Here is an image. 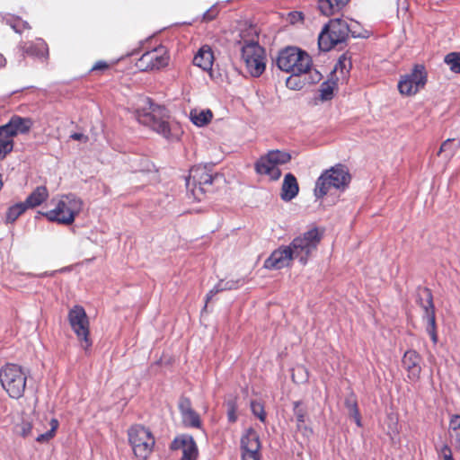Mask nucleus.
<instances>
[{
	"mask_svg": "<svg viewBox=\"0 0 460 460\" xmlns=\"http://www.w3.org/2000/svg\"><path fill=\"white\" fill-rule=\"evenodd\" d=\"M236 40L240 48L241 58L247 72L253 77H259L266 68L265 50L258 42V31L255 27L249 26L242 30Z\"/></svg>",
	"mask_w": 460,
	"mask_h": 460,
	"instance_id": "1",
	"label": "nucleus"
},
{
	"mask_svg": "<svg viewBox=\"0 0 460 460\" xmlns=\"http://www.w3.org/2000/svg\"><path fill=\"white\" fill-rule=\"evenodd\" d=\"M137 119L152 128L164 138L173 140L177 138L175 129L167 121V111L164 108L155 105L151 99L140 97L136 106Z\"/></svg>",
	"mask_w": 460,
	"mask_h": 460,
	"instance_id": "2",
	"label": "nucleus"
},
{
	"mask_svg": "<svg viewBox=\"0 0 460 460\" xmlns=\"http://www.w3.org/2000/svg\"><path fill=\"white\" fill-rule=\"evenodd\" d=\"M277 66L287 73L307 75L309 83H319L323 77L322 74L312 66L309 54L296 47L282 49L279 53Z\"/></svg>",
	"mask_w": 460,
	"mask_h": 460,
	"instance_id": "3",
	"label": "nucleus"
},
{
	"mask_svg": "<svg viewBox=\"0 0 460 460\" xmlns=\"http://www.w3.org/2000/svg\"><path fill=\"white\" fill-rule=\"evenodd\" d=\"M356 22L348 24L346 21L337 18L332 19L326 24L318 37V45L321 50L328 51L338 43H341L348 39L350 33L354 38L360 37L359 33L354 29Z\"/></svg>",
	"mask_w": 460,
	"mask_h": 460,
	"instance_id": "4",
	"label": "nucleus"
},
{
	"mask_svg": "<svg viewBox=\"0 0 460 460\" xmlns=\"http://www.w3.org/2000/svg\"><path fill=\"white\" fill-rule=\"evenodd\" d=\"M54 208L43 213L51 222L70 225L83 208V201L74 194L62 195L53 199Z\"/></svg>",
	"mask_w": 460,
	"mask_h": 460,
	"instance_id": "5",
	"label": "nucleus"
},
{
	"mask_svg": "<svg viewBox=\"0 0 460 460\" xmlns=\"http://www.w3.org/2000/svg\"><path fill=\"white\" fill-rule=\"evenodd\" d=\"M350 179L349 170L342 164L325 170L315 182L314 196L321 199L332 189L342 191L349 186Z\"/></svg>",
	"mask_w": 460,
	"mask_h": 460,
	"instance_id": "6",
	"label": "nucleus"
},
{
	"mask_svg": "<svg viewBox=\"0 0 460 460\" xmlns=\"http://www.w3.org/2000/svg\"><path fill=\"white\" fill-rule=\"evenodd\" d=\"M27 374L21 366L6 364L0 369V383L11 398H21L26 388Z\"/></svg>",
	"mask_w": 460,
	"mask_h": 460,
	"instance_id": "7",
	"label": "nucleus"
},
{
	"mask_svg": "<svg viewBox=\"0 0 460 460\" xmlns=\"http://www.w3.org/2000/svg\"><path fill=\"white\" fill-rule=\"evenodd\" d=\"M321 239L322 234L318 229L312 228L296 237L288 247L292 252L294 260H298L302 265H305L313 252L316 250Z\"/></svg>",
	"mask_w": 460,
	"mask_h": 460,
	"instance_id": "8",
	"label": "nucleus"
},
{
	"mask_svg": "<svg viewBox=\"0 0 460 460\" xmlns=\"http://www.w3.org/2000/svg\"><path fill=\"white\" fill-rule=\"evenodd\" d=\"M128 436L135 456L142 460L146 459L155 446L151 431L141 425H135L128 429Z\"/></svg>",
	"mask_w": 460,
	"mask_h": 460,
	"instance_id": "9",
	"label": "nucleus"
},
{
	"mask_svg": "<svg viewBox=\"0 0 460 460\" xmlns=\"http://www.w3.org/2000/svg\"><path fill=\"white\" fill-rule=\"evenodd\" d=\"M428 81V74L423 65H415L407 74L401 76L398 90L401 94L412 96L424 88Z\"/></svg>",
	"mask_w": 460,
	"mask_h": 460,
	"instance_id": "10",
	"label": "nucleus"
},
{
	"mask_svg": "<svg viewBox=\"0 0 460 460\" xmlns=\"http://www.w3.org/2000/svg\"><path fill=\"white\" fill-rule=\"evenodd\" d=\"M68 320L72 330L81 342V346L87 349L92 346L89 338V320L85 310L80 305H75L68 313Z\"/></svg>",
	"mask_w": 460,
	"mask_h": 460,
	"instance_id": "11",
	"label": "nucleus"
},
{
	"mask_svg": "<svg viewBox=\"0 0 460 460\" xmlns=\"http://www.w3.org/2000/svg\"><path fill=\"white\" fill-rule=\"evenodd\" d=\"M168 64V56L164 47L144 53L137 61L136 66L142 71L160 69Z\"/></svg>",
	"mask_w": 460,
	"mask_h": 460,
	"instance_id": "12",
	"label": "nucleus"
},
{
	"mask_svg": "<svg viewBox=\"0 0 460 460\" xmlns=\"http://www.w3.org/2000/svg\"><path fill=\"white\" fill-rule=\"evenodd\" d=\"M261 442L259 435L252 429H249L241 438L242 460H260Z\"/></svg>",
	"mask_w": 460,
	"mask_h": 460,
	"instance_id": "13",
	"label": "nucleus"
},
{
	"mask_svg": "<svg viewBox=\"0 0 460 460\" xmlns=\"http://www.w3.org/2000/svg\"><path fill=\"white\" fill-rule=\"evenodd\" d=\"M214 177L208 172L206 166H194L190 169V176L186 181V185L189 188L190 185V181H192L195 188L193 189V194L198 196V192L201 194L206 191L205 187L211 185L213 182Z\"/></svg>",
	"mask_w": 460,
	"mask_h": 460,
	"instance_id": "14",
	"label": "nucleus"
},
{
	"mask_svg": "<svg viewBox=\"0 0 460 460\" xmlns=\"http://www.w3.org/2000/svg\"><path fill=\"white\" fill-rule=\"evenodd\" d=\"M172 449L181 450V460H197L199 449L194 438L189 435H181L174 438L172 443Z\"/></svg>",
	"mask_w": 460,
	"mask_h": 460,
	"instance_id": "15",
	"label": "nucleus"
},
{
	"mask_svg": "<svg viewBox=\"0 0 460 460\" xmlns=\"http://www.w3.org/2000/svg\"><path fill=\"white\" fill-rule=\"evenodd\" d=\"M294 260L292 252L288 246H281L272 252L270 256L264 261V267L268 270H280L288 267Z\"/></svg>",
	"mask_w": 460,
	"mask_h": 460,
	"instance_id": "16",
	"label": "nucleus"
},
{
	"mask_svg": "<svg viewBox=\"0 0 460 460\" xmlns=\"http://www.w3.org/2000/svg\"><path fill=\"white\" fill-rule=\"evenodd\" d=\"M421 358L415 350H407L402 359V367L407 372V377L411 382L420 379L421 373Z\"/></svg>",
	"mask_w": 460,
	"mask_h": 460,
	"instance_id": "17",
	"label": "nucleus"
},
{
	"mask_svg": "<svg viewBox=\"0 0 460 460\" xmlns=\"http://www.w3.org/2000/svg\"><path fill=\"white\" fill-rule=\"evenodd\" d=\"M181 421L185 427L197 428L201 427L199 415L193 410L190 399L181 397L178 403Z\"/></svg>",
	"mask_w": 460,
	"mask_h": 460,
	"instance_id": "18",
	"label": "nucleus"
},
{
	"mask_svg": "<svg viewBox=\"0 0 460 460\" xmlns=\"http://www.w3.org/2000/svg\"><path fill=\"white\" fill-rule=\"evenodd\" d=\"M428 297L427 305L424 306V315L423 318L427 322V332L430 336L432 341L437 343L438 335L436 331V317H435V310L434 305L432 302L431 294L429 290L425 291Z\"/></svg>",
	"mask_w": 460,
	"mask_h": 460,
	"instance_id": "19",
	"label": "nucleus"
},
{
	"mask_svg": "<svg viewBox=\"0 0 460 460\" xmlns=\"http://www.w3.org/2000/svg\"><path fill=\"white\" fill-rule=\"evenodd\" d=\"M31 126L32 121L31 119L14 116L7 124L2 127L13 137L15 135L28 132Z\"/></svg>",
	"mask_w": 460,
	"mask_h": 460,
	"instance_id": "20",
	"label": "nucleus"
},
{
	"mask_svg": "<svg viewBox=\"0 0 460 460\" xmlns=\"http://www.w3.org/2000/svg\"><path fill=\"white\" fill-rule=\"evenodd\" d=\"M267 155L261 156L255 164V171L261 175H267L270 180L277 181L281 176L279 166L273 163H266Z\"/></svg>",
	"mask_w": 460,
	"mask_h": 460,
	"instance_id": "21",
	"label": "nucleus"
},
{
	"mask_svg": "<svg viewBox=\"0 0 460 460\" xmlns=\"http://www.w3.org/2000/svg\"><path fill=\"white\" fill-rule=\"evenodd\" d=\"M214 61L212 49L208 46H203L194 56L193 64L204 71H210Z\"/></svg>",
	"mask_w": 460,
	"mask_h": 460,
	"instance_id": "22",
	"label": "nucleus"
},
{
	"mask_svg": "<svg viewBox=\"0 0 460 460\" xmlns=\"http://www.w3.org/2000/svg\"><path fill=\"white\" fill-rule=\"evenodd\" d=\"M298 190L299 187L296 177L291 173L286 174L281 188V199L290 201L297 195Z\"/></svg>",
	"mask_w": 460,
	"mask_h": 460,
	"instance_id": "23",
	"label": "nucleus"
},
{
	"mask_svg": "<svg viewBox=\"0 0 460 460\" xmlns=\"http://www.w3.org/2000/svg\"><path fill=\"white\" fill-rule=\"evenodd\" d=\"M23 53L38 58H47L49 55L48 46L44 40L39 39L22 47Z\"/></svg>",
	"mask_w": 460,
	"mask_h": 460,
	"instance_id": "24",
	"label": "nucleus"
},
{
	"mask_svg": "<svg viewBox=\"0 0 460 460\" xmlns=\"http://www.w3.org/2000/svg\"><path fill=\"white\" fill-rule=\"evenodd\" d=\"M349 0H318V9L322 14L331 16L340 12Z\"/></svg>",
	"mask_w": 460,
	"mask_h": 460,
	"instance_id": "25",
	"label": "nucleus"
},
{
	"mask_svg": "<svg viewBox=\"0 0 460 460\" xmlns=\"http://www.w3.org/2000/svg\"><path fill=\"white\" fill-rule=\"evenodd\" d=\"M49 198V191L45 186L37 187L23 202L27 208H32L42 204Z\"/></svg>",
	"mask_w": 460,
	"mask_h": 460,
	"instance_id": "26",
	"label": "nucleus"
},
{
	"mask_svg": "<svg viewBox=\"0 0 460 460\" xmlns=\"http://www.w3.org/2000/svg\"><path fill=\"white\" fill-rule=\"evenodd\" d=\"M242 285L241 279L220 280L206 296V305L212 297L222 291L236 289Z\"/></svg>",
	"mask_w": 460,
	"mask_h": 460,
	"instance_id": "27",
	"label": "nucleus"
},
{
	"mask_svg": "<svg viewBox=\"0 0 460 460\" xmlns=\"http://www.w3.org/2000/svg\"><path fill=\"white\" fill-rule=\"evenodd\" d=\"M448 433L452 443L460 449V415L455 414L451 417Z\"/></svg>",
	"mask_w": 460,
	"mask_h": 460,
	"instance_id": "28",
	"label": "nucleus"
},
{
	"mask_svg": "<svg viewBox=\"0 0 460 460\" xmlns=\"http://www.w3.org/2000/svg\"><path fill=\"white\" fill-rule=\"evenodd\" d=\"M267 159L265 160L266 163H273L276 165H282L286 164L290 162L291 160V155L288 152L281 151V150H271L269 151L267 154Z\"/></svg>",
	"mask_w": 460,
	"mask_h": 460,
	"instance_id": "29",
	"label": "nucleus"
},
{
	"mask_svg": "<svg viewBox=\"0 0 460 460\" xmlns=\"http://www.w3.org/2000/svg\"><path fill=\"white\" fill-rule=\"evenodd\" d=\"M308 75L305 74H291L286 80V85L290 90H301L308 82Z\"/></svg>",
	"mask_w": 460,
	"mask_h": 460,
	"instance_id": "30",
	"label": "nucleus"
},
{
	"mask_svg": "<svg viewBox=\"0 0 460 460\" xmlns=\"http://www.w3.org/2000/svg\"><path fill=\"white\" fill-rule=\"evenodd\" d=\"M213 114L210 110L190 111V119L198 127L207 125L212 119Z\"/></svg>",
	"mask_w": 460,
	"mask_h": 460,
	"instance_id": "31",
	"label": "nucleus"
},
{
	"mask_svg": "<svg viewBox=\"0 0 460 460\" xmlns=\"http://www.w3.org/2000/svg\"><path fill=\"white\" fill-rule=\"evenodd\" d=\"M13 138L6 130L0 127V156H4L13 149Z\"/></svg>",
	"mask_w": 460,
	"mask_h": 460,
	"instance_id": "32",
	"label": "nucleus"
},
{
	"mask_svg": "<svg viewBox=\"0 0 460 460\" xmlns=\"http://www.w3.org/2000/svg\"><path fill=\"white\" fill-rule=\"evenodd\" d=\"M460 147V140L456 141L452 138H448L446 141H444L438 152V155H440L441 153H447L448 157H452L455 153L458 150Z\"/></svg>",
	"mask_w": 460,
	"mask_h": 460,
	"instance_id": "33",
	"label": "nucleus"
},
{
	"mask_svg": "<svg viewBox=\"0 0 460 460\" xmlns=\"http://www.w3.org/2000/svg\"><path fill=\"white\" fill-rule=\"evenodd\" d=\"M445 63L452 72L456 74L460 73V53L452 52L447 54L445 57Z\"/></svg>",
	"mask_w": 460,
	"mask_h": 460,
	"instance_id": "34",
	"label": "nucleus"
},
{
	"mask_svg": "<svg viewBox=\"0 0 460 460\" xmlns=\"http://www.w3.org/2000/svg\"><path fill=\"white\" fill-rule=\"evenodd\" d=\"M26 209L27 207L23 202L12 206L6 214L7 222H14Z\"/></svg>",
	"mask_w": 460,
	"mask_h": 460,
	"instance_id": "35",
	"label": "nucleus"
},
{
	"mask_svg": "<svg viewBox=\"0 0 460 460\" xmlns=\"http://www.w3.org/2000/svg\"><path fill=\"white\" fill-rule=\"evenodd\" d=\"M335 85L336 83L334 81L328 80L323 82L320 88L321 99L323 101L332 99Z\"/></svg>",
	"mask_w": 460,
	"mask_h": 460,
	"instance_id": "36",
	"label": "nucleus"
},
{
	"mask_svg": "<svg viewBox=\"0 0 460 460\" xmlns=\"http://www.w3.org/2000/svg\"><path fill=\"white\" fill-rule=\"evenodd\" d=\"M50 429H49L47 432L38 434V436L36 437V440L38 442H47L54 437L55 432L58 427V421L56 419H52L50 420Z\"/></svg>",
	"mask_w": 460,
	"mask_h": 460,
	"instance_id": "37",
	"label": "nucleus"
},
{
	"mask_svg": "<svg viewBox=\"0 0 460 460\" xmlns=\"http://www.w3.org/2000/svg\"><path fill=\"white\" fill-rule=\"evenodd\" d=\"M294 415L296 423L305 422L307 418V411L305 407L299 402H294Z\"/></svg>",
	"mask_w": 460,
	"mask_h": 460,
	"instance_id": "38",
	"label": "nucleus"
},
{
	"mask_svg": "<svg viewBox=\"0 0 460 460\" xmlns=\"http://www.w3.org/2000/svg\"><path fill=\"white\" fill-rule=\"evenodd\" d=\"M251 410L254 416H256L261 422L266 420V412L263 405L259 402H251Z\"/></svg>",
	"mask_w": 460,
	"mask_h": 460,
	"instance_id": "39",
	"label": "nucleus"
},
{
	"mask_svg": "<svg viewBox=\"0 0 460 460\" xmlns=\"http://www.w3.org/2000/svg\"><path fill=\"white\" fill-rule=\"evenodd\" d=\"M345 404L349 413L354 417L357 425L360 426L359 413L355 400L352 398H348L345 402Z\"/></svg>",
	"mask_w": 460,
	"mask_h": 460,
	"instance_id": "40",
	"label": "nucleus"
},
{
	"mask_svg": "<svg viewBox=\"0 0 460 460\" xmlns=\"http://www.w3.org/2000/svg\"><path fill=\"white\" fill-rule=\"evenodd\" d=\"M296 430L302 434L305 439H309L313 435V429L305 422L296 423Z\"/></svg>",
	"mask_w": 460,
	"mask_h": 460,
	"instance_id": "41",
	"label": "nucleus"
},
{
	"mask_svg": "<svg viewBox=\"0 0 460 460\" xmlns=\"http://www.w3.org/2000/svg\"><path fill=\"white\" fill-rule=\"evenodd\" d=\"M236 405L234 401L227 402V418L230 422H234L237 420Z\"/></svg>",
	"mask_w": 460,
	"mask_h": 460,
	"instance_id": "42",
	"label": "nucleus"
},
{
	"mask_svg": "<svg viewBox=\"0 0 460 460\" xmlns=\"http://www.w3.org/2000/svg\"><path fill=\"white\" fill-rule=\"evenodd\" d=\"M19 429H20L19 432L22 437H28V436L32 435V426L28 421H22L19 425Z\"/></svg>",
	"mask_w": 460,
	"mask_h": 460,
	"instance_id": "43",
	"label": "nucleus"
},
{
	"mask_svg": "<svg viewBox=\"0 0 460 460\" xmlns=\"http://www.w3.org/2000/svg\"><path fill=\"white\" fill-rule=\"evenodd\" d=\"M217 13L218 9L216 5H214L203 14V20L207 22L211 21L217 17Z\"/></svg>",
	"mask_w": 460,
	"mask_h": 460,
	"instance_id": "44",
	"label": "nucleus"
},
{
	"mask_svg": "<svg viewBox=\"0 0 460 460\" xmlns=\"http://www.w3.org/2000/svg\"><path fill=\"white\" fill-rule=\"evenodd\" d=\"M440 455L444 460H451L453 458L450 447L444 445L440 449Z\"/></svg>",
	"mask_w": 460,
	"mask_h": 460,
	"instance_id": "45",
	"label": "nucleus"
},
{
	"mask_svg": "<svg viewBox=\"0 0 460 460\" xmlns=\"http://www.w3.org/2000/svg\"><path fill=\"white\" fill-rule=\"evenodd\" d=\"M11 27L16 31V32H21L22 31V29H24V28H29V25L26 22H22V21H15L14 23L11 24Z\"/></svg>",
	"mask_w": 460,
	"mask_h": 460,
	"instance_id": "46",
	"label": "nucleus"
},
{
	"mask_svg": "<svg viewBox=\"0 0 460 460\" xmlns=\"http://www.w3.org/2000/svg\"><path fill=\"white\" fill-rule=\"evenodd\" d=\"M70 137L76 141H82V142H87L88 137L82 133H73L71 134Z\"/></svg>",
	"mask_w": 460,
	"mask_h": 460,
	"instance_id": "47",
	"label": "nucleus"
},
{
	"mask_svg": "<svg viewBox=\"0 0 460 460\" xmlns=\"http://www.w3.org/2000/svg\"><path fill=\"white\" fill-rule=\"evenodd\" d=\"M108 67V65L104 61H98L95 63V65L93 66V70H103Z\"/></svg>",
	"mask_w": 460,
	"mask_h": 460,
	"instance_id": "48",
	"label": "nucleus"
},
{
	"mask_svg": "<svg viewBox=\"0 0 460 460\" xmlns=\"http://www.w3.org/2000/svg\"><path fill=\"white\" fill-rule=\"evenodd\" d=\"M296 372L297 373H305L306 374V370L303 367H297L296 369H295Z\"/></svg>",
	"mask_w": 460,
	"mask_h": 460,
	"instance_id": "49",
	"label": "nucleus"
},
{
	"mask_svg": "<svg viewBox=\"0 0 460 460\" xmlns=\"http://www.w3.org/2000/svg\"><path fill=\"white\" fill-rule=\"evenodd\" d=\"M5 64V58L0 54V67L4 66Z\"/></svg>",
	"mask_w": 460,
	"mask_h": 460,
	"instance_id": "50",
	"label": "nucleus"
},
{
	"mask_svg": "<svg viewBox=\"0 0 460 460\" xmlns=\"http://www.w3.org/2000/svg\"><path fill=\"white\" fill-rule=\"evenodd\" d=\"M341 63H342V62L340 60V62H339V66H341ZM337 70H338V65L335 66L334 71L336 72Z\"/></svg>",
	"mask_w": 460,
	"mask_h": 460,
	"instance_id": "51",
	"label": "nucleus"
}]
</instances>
